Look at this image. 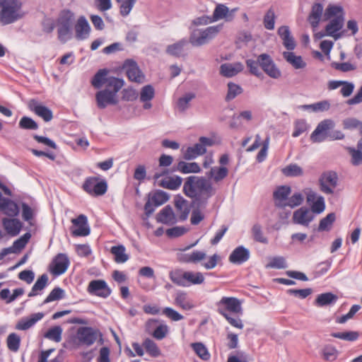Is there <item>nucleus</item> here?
<instances>
[{"label":"nucleus","mask_w":362,"mask_h":362,"mask_svg":"<svg viewBox=\"0 0 362 362\" xmlns=\"http://www.w3.org/2000/svg\"><path fill=\"white\" fill-rule=\"evenodd\" d=\"M75 15L69 9H63L57 19V34L59 40L65 43L71 38L72 25Z\"/></svg>","instance_id":"obj_4"},{"label":"nucleus","mask_w":362,"mask_h":362,"mask_svg":"<svg viewBox=\"0 0 362 362\" xmlns=\"http://www.w3.org/2000/svg\"><path fill=\"white\" fill-rule=\"evenodd\" d=\"M182 182V177L177 175L166 177L160 181L159 186L170 190H176L181 186Z\"/></svg>","instance_id":"obj_37"},{"label":"nucleus","mask_w":362,"mask_h":362,"mask_svg":"<svg viewBox=\"0 0 362 362\" xmlns=\"http://www.w3.org/2000/svg\"><path fill=\"white\" fill-rule=\"evenodd\" d=\"M314 219L313 214L307 207L303 206L296 210L293 214V222L303 226H308Z\"/></svg>","instance_id":"obj_20"},{"label":"nucleus","mask_w":362,"mask_h":362,"mask_svg":"<svg viewBox=\"0 0 362 362\" xmlns=\"http://www.w3.org/2000/svg\"><path fill=\"white\" fill-rule=\"evenodd\" d=\"M282 173L288 177H298L303 175V170L297 164H290L282 170Z\"/></svg>","instance_id":"obj_55"},{"label":"nucleus","mask_w":362,"mask_h":362,"mask_svg":"<svg viewBox=\"0 0 362 362\" xmlns=\"http://www.w3.org/2000/svg\"><path fill=\"white\" fill-rule=\"evenodd\" d=\"M264 26L266 29L272 30L274 29L275 13L272 8H269L264 16Z\"/></svg>","instance_id":"obj_59"},{"label":"nucleus","mask_w":362,"mask_h":362,"mask_svg":"<svg viewBox=\"0 0 362 362\" xmlns=\"http://www.w3.org/2000/svg\"><path fill=\"white\" fill-rule=\"evenodd\" d=\"M71 223L73 226L71 228V233L73 236L84 237L90 234V227L85 215L81 214L77 218H73Z\"/></svg>","instance_id":"obj_14"},{"label":"nucleus","mask_w":362,"mask_h":362,"mask_svg":"<svg viewBox=\"0 0 362 362\" xmlns=\"http://www.w3.org/2000/svg\"><path fill=\"white\" fill-rule=\"evenodd\" d=\"M169 199V196L167 192L162 190H157L151 198V202L155 204V206H159L165 204Z\"/></svg>","instance_id":"obj_57"},{"label":"nucleus","mask_w":362,"mask_h":362,"mask_svg":"<svg viewBox=\"0 0 362 362\" xmlns=\"http://www.w3.org/2000/svg\"><path fill=\"white\" fill-rule=\"evenodd\" d=\"M97 105L100 109H104L109 105L117 103V95L111 93V90L104 89L95 94Z\"/></svg>","instance_id":"obj_19"},{"label":"nucleus","mask_w":362,"mask_h":362,"mask_svg":"<svg viewBox=\"0 0 362 362\" xmlns=\"http://www.w3.org/2000/svg\"><path fill=\"white\" fill-rule=\"evenodd\" d=\"M291 192V189L288 186L281 185L278 187L273 193L275 206L278 208L286 207V203L288 201Z\"/></svg>","instance_id":"obj_21"},{"label":"nucleus","mask_w":362,"mask_h":362,"mask_svg":"<svg viewBox=\"0 0 362 362\" xmlns=\"http://www.w3.org/2000/svg\"><path fill=\"white\" fill-rule=\"evenodd\" d=\"M174 304L185 310H190L195 307L193 300L185 291H178L175 293Z\"/></svg>","instance_id":"obj_29"},{"label":"nucleus","mask_w":362,"mask_h":362,"mask_svg":"<svg viewBox=\"0 0 362 362\" xmlns=\"http://www.w3.org/2000/svg\"><path fill=\"white\" fill-rule=\"evenodd\" d=\"M136 0H122L119 6V13L123 17L127 16L132 10Z\"/></svg>","instance_id":"obj_63"},{"label":"nucleus","mask_w":362,"mask_h":362,"mask_svg":"<svg viewBox=\"0 0 362 362\" xmlns=\"http://www.w3.org/2000/svg\"><path fill=\"white\" fill-rule=\"evenodd\" d=\"M218 313L223 317L233 314L237 315H243L241 301L235 297H222L216 303Z\"/></svg>","instance_id":"obj_5"},{"label":"nucleus","mask_w":362,"mask_h":362,"mask_svg":"<svg viewBox=\"0 0 362 362\" xmlns=\"http://www.w3.org/2000/svg\"><path fill=\"white\" fill-rule=\"evenodd\" d=\"M344 16L343 8L341 6L329 4L325 11L324 18L325 21L337 18V16Z\"/></svg>","instance_id":"obj_42"},{"label":"nucleus","mask_w":362,"mask_h":362,"mask_svg":"<svg viewBox=\"0 0 362 362\" xmlns=\"http://www.w3.org/2000/svg\"><path fill=\"white\" fill-rule=\"evenodd\" d=\"M250 255L249 250L241 245L230 253L228 259L233 264H242L249 259Z\"/></svg>","instance_id":"obj_24"},{"label":"nucleus","mask_w":362,"mask_h":362,"mask_svg":"<svg viewBox=\"0 0 362 362\" xmlns=\"http://www.w3.org/2000/svg\"><path fill=\"white\" fill-rule=\"evenodd\" d=\"M28 106L30 111L41 117L45 122H48L52 119V111L37 100H30L28 102Z\"/></svg>","instance_id":"obj_16"},{"label":"nucleus","mask_w":362,"mask_h":362,"mask_svg":"<svg viewBox=\"0 0 362 362\" xmlns=\"http://www.w3.org/2000/svg\"><path fill=\"white\" fill-rule=\"evenodd\" d=\"M197 243L186 247L180 252L177 254V259L181 263L198 264L202 262L206 257V254L204 251L194 250L190 253H185L184 251L194 247Z\"/></svg>","instance_id":"obj_12"},{"label":"nucleus","mask_w":362,"mask_h":362,"mask_svg":"<svg viewBox=\"0 0 362 362\" xmlns=\"http://www.w3.org/2000/svg\"><path fill=\"white\" fill-rule=\"evenodd\" d=\"M243 91V88L234 83L229 82L228 83V93L226 95V100H231L234 99L237 95L240 94Z\"/></svg>","instance_id":"obj_62"},{"label":"nucleus","mask_w":362,"mask_h":362,"mask_svg":"<svg viewBox=\"0 0 362 362\" xmlns=\"http://www.w3.org/2000/svg\"><path fill=\"white\" fill-rule=\"evenodd\" d=\"M322 355L325 360L333 361L338 356V351L334 346L327 345L322 349Z\"/></svg>","instance_id":"obj_64"},{"label":"nucleus","mask_w":362,"mask_h":362,"mask_svg":"<svg viewBox=\"0 0 362 362\" xmlns=\"http://www.w3.org/2000/svg\"><path fill=\"white\" fill-rule=\"evenodd\" d=\"M98 337H102L98 329L91 327H80L76 334L68 341V344L72 349H79L82 346L89 347L96 341Z\"/></svg>","instance_id":"obj_3"},{"label":"nucleus","mask_w":362,"mask_h":362,"mask_svg":"<svg viewBox=\"0 0 362 362\" xmlns=\"http://www.w3.org/2000/svg\"><path fill=\"white\" fill-rule=\"evenodd\" d=\"M109 71L106 69H100L93 77L91 80L92 86L95 88H100L105 83L107 79Z\"/></svg>","instance_id":"obj_44"},{"label":"nucleus","mask_w":362,"mask_h":362,"mask_svg":"<svg viewBox=\"0 0 362 362\" xmlns=\"http://www.w3.org/2000/svg\"><path fill=\"white\" fill-rule=\"evenodd\" d=\"M278 34L283 40L284 46L288 50H293L295 49L296 43L293 37L291 35V32L288 26H281L278 29Z\"/></svg>","instance_id":"obj_35"},{"label":"nucleus","mask_w":362,"mask_h":362,"mask_svg":"<svg viewBox=\"0 0 362 362\" xmlns=\"http://www.w3.org/2000/svg\"><path fill=\"white\" fill-rule=\"evenodd\" d=\"M83 189L92 196H101L107 192V185L105 180L99 182L98 178L90 177L83 182Z\"/></svg>","instance_id":"obj_10"},{"label":"nucleus","mask_w":362,"mask_h":362,"mask_svg":"<svg viewBox=\"0 0 362 362\" xmlns=\"http://www.w3.org/2000/svg\"><path fill=\"white\" fill-rule=\"evenodd\" d=\"M259 66L269 77L277 79L281 76V71L274 63L273 59L266 53L258 56Z\"/></svg>","instance_id":"obj_9"},{"label":"nucleus","mask_w":362,"mask_h":362,"mask_svg":"<svg viewBox=\"0 0 362 362\" xmlns=\"http://www.w3.org/2000/svg\"><path fill=\"white\" fill-rule=\"evenodd\" d=\"M196 95L194 93H187L182 97L180 98L177 102V106L180 112H185L189 107V103L195 98Z\"/></svg>","instance_id":"obj_48"},{"label":"nucleus","mask_w":362,"mask_h":362,"mask_svg":"<svg viewBox=\"0 0 362 362\" xmlns=\"http://www.w3.org/2000/svg\"><path fill=\"white\" fill-rule=\"evenodd\" d=\"M243 70V65L240 62L225 63L220 66V74L227 78L233 77Z\"/></svg>","instance_id":"obj_31"},{"label":"nucleus","mask_w":362,"mask_h":362,"mask_svg":"<svg viewBox=\"0 0 362 362\" xmlns=\"http://www.w3.org/2000/svg\"><path fill=\"white\" fill-rule=\"evenodd\" d=\"M228 170L225 166L213 167L209 172L206 173L209 178H211L214 182H218L228 176Z\"/></svg>","instance_id":"obj_38"},{"label":"nucleus","mask_w":362,"mask_h":362,"mask_svg":"<svg viewBox=\"0 0 362 362\" xmlns=\"http://www.w3.org/2000/svg\"><path fill=\"white\" fill-rule=\"evenodd\" d=\"M175 206L176 208L178 219L180 221H185L190 211L188 202L182 197H177L175 199Z\"/></svg>","instance_id":"obj_33"},{"label":"nucleus","mask_w":362,"mask_h":362,"mask_svg":"<svg viewBox=\"0 0 362 362\" xmlns=\"http://www.w3.org/2000/svg\"><path fill=\"white\" fill-rule=\"evenodd\" d=\"M177 170L183 174L198 173L201 172V168L197 163H186L180 161L177 165Z\"/></svg>","instance_id":"obj_39"},{"label":"nucleus","mask_w":362,"mask_h":362,"mask_svg":"<svg viewBox=\"0 0 362 362\" xmlns=\"http://www.w3.org/2000/svg\"><path fill=\"white\" fill-rule=\"evenodd\" d=\"M44 313H37L32 314L30 317L21 318L16 324V329L18 330H27L34 326V325L41 320L44 317Z\"/></svg>","instance_id":"obj_28"},{"label":"nucleus","mask_w":362,"mask_h":362,"mask_svg":"<svg viewBox=\"0 0 362 362\" xmlns=\"http://www.w3.org/2000/svg\"><path fill=\"white\" fill-rule=\"evenodd\" d=\"M336 218L334 213L328 214L325 218L320 221L318 226L319 231H328L331 229L333 223Z\"/></svg>","instance_id":"obj_51"},{"label":"nucleus","mask_w":362,"mask_h":362,"mask_svg":"<svg viewBox=\"0 0 362 362\" xmlns=\"http://www.w3.org/2000/svg\"><path fill=\"white\" fill-rule=\"evenodd\" d=\"M47 282L48 276L46 274L41 275L33 285L31 291L28 293V297H34L38 295V292L42 291L46 287Z\"/></svg>","instance_id":"obj_41"},{"label":"nucleus","mask_w":362,"mask_h":362,"mask_svg":"<svg viewBox=\"0 0 362 362\" xmlns=\"http://www.w3.org/2000/svg\"><path fill=\"white\" fill-rule=\"evenodd\" d=\"M155 95V90L152 86L146 85L144 86L140 93V100L141 102L151 101Z\"/></svg>","instance_id":"obj_61"},{"label":"nucleus","mask_w":362,"mask_h":362,"mask_svg":"<svg viewBox=\"0 0 362 362\" xmlns=\"http://www.w3.org/2000/svg\"><path fill=\"white\" fill-rule=\"evenodd\" d=\"M143 346L146 351L152 357L156 358L161 354L160 349L155 341L146 338L143 342Z\"/></svg>","instance_id":"obj_46"},{"label":"nucleus","mask_w":362,"mask_h":362,"mask_svg":"<svg viewBox=\"0 0 362 362\" xmlns=\"http://www.w3.org/2000/svg\"><path fill=\"white\" fill-rule=\"evenodd\" d=\"M344 22V17L341 16L331 19L325 27L327 35L334 37V40L340 38L341 35L338 32L343 28Z\"/></svg>","instance_id":"obj_22"},{"label":"nucleus","mask_w":362,"mask_h":362,"mask_svg":"<svg viewBox=\"0 0 362 362\" xmlns=\"http://www.w3.org/2000/svg\"><path fill=\"white\" fill-rule=\"evenodd\" d=\"M87 291L90 294L101 298H107L111 293V289L105 281L102 279L93 280L90 281Z\"/></svg>","instance_id":"obj_15"},{"label":"nucleus","mask_w":362,"mask_h":362,"mask_svg":"<svg viewBox=\"0 0 362 362\" xmlns=\"http://www.w3.org/2000/svg\"><path fill=\"white\" fill-rule=\"evenodd\" d=\"M62 328L60 326H54L47 330L45 337L56 342L62 340Z\"/></svg>","instance_id":"obj_52"},{"label":"nucleus","mask_w":362,"mask_h":362,"mask_svg":"<svg viewBox=\"0 0 362 362\" xmlns=\"http://www.w3.org/2000/svg\"><path fill=\"white\" fill-rule=\"evenodd\" d=\"M308 130V124L306 121L303 119H297L294 122L293 132L292 136L293 137H298L304 132Z\"/></svg>","instance_id":"obj_53"},{"label":"nucleus","mask_w":362,"mask_h":362,"mask_svg":"<svg viewBox=\"0 0 362 362\" xmlns=\"http://www.w3.org/2000/svg\"><path fill=\"white\" fill-rule=\"evenodd\" d=\"M283 57L285 60L296 69H304L306 63L300 56H297L293 52H284Z\"/></svg>","instance_id":"obj_36"},{"label":"nucleus","mask_w":362,"mask_h":362,"mask_svg":"<svg viewBox=\"0 0 362 362\" xmlns=\"http://www.w3.org/2000/svg\"><path fill=\"white\" fill-rule=\"evenodd\" d=\"M64 298V291L59 287H55L51 291L49 294L45 299V300L43 301V304H47L54 300H59L63 299Z\"/></svg>","instance_id":"obj_56"},{"label":"nucleus","mask_w":362,"mask_h":362,"mask_svg":"<svg viewBox=\"0 0 362 362\" xmlns=\"http://www.w3.org/2000/svg\"><path fill=\"white\" fill-rule=\"evenodd\" d=\"M69 264L68 256L64 253H59L52 262L50 271L54 275H61L67 270Z\"/></svg>","instance_id":"obj_17"},{"label":"nucleus","mask_w":362,"mask_h":362,"mask_svg":"<svg viewBox=\"0 0 362 362\" xmlns=\"http://www.w3.org/2000/svg\"><path fill=\"white\" fill-rule=\"evenodd\" d=\"M0 211L6 216L15 217L19 214V208L16 202L8 198L0 197Z\"/></svg>","instance_id":"obj_23"},{"label":"nucleus","mask_w":362,"mask_h":362,"mask_svg":"<svg viewBox=\"0 0 362 362\" xmlns=\"http://www.w3.org/2000/svg\"><path fill=\"white\" fill-rule=\"evenodd\" d=\"M21 338L16 333L10 334L7 337L8 349L13 352H16L20 347Z\"/></svg>","instance_id":"obj_58"},{"label":"nucleus","mask_w":362,"mask_h":362,"mask_svg":"<svg viewBox=\"0 0 362 362\" xmlns=\"http://www.w3.org/2000/svg\"><path fill=\"white\" fill-rule=\"evenodd\" d=\"M219 31V26H209L204 30H194L190 35L189 42L194 47H200L214 39Z\"/></svg>","instance_id":"obj_7"},{"label":"nucleus","mask_w":362,"mask_h":362,"mask_svg":"<svg viewBox=\"0 0 362 362\" xmlns=\"http://www.w3.org/2000/svg\"><path fill=\"white\" fill-rule=\"evenodd\" d=\"M156 218L158 222L166 225L174 224L177 221L173 208L170 205H167L163 209H161L160 211L157 214Z\"/></svg>","instance_id":"obj_30"},{"label":"nucleus","mask_w":362,"mask_h":362,"mask_svg":"<svg viewBox=\"0 0 362 362\" xmlns=\"http://www.w3.org/2000/svg\"><path fill=\"white\" fill-rule=\"evenodd\" d=\"M322 13L323 5L320 3H314L308 17V21L310 24L313 30H315L318 27Z\"/></svg>","instance_id":"obj_26"},{"label":"nucleus","mask_w":362,"mask_h":362,"mask_svg":"<svg viewBox=\"0 0 362 362\" xmlns=\"http://www.w3.org/2000/svg\"><path fill=\"white\" fill-rule=\"evenodd\" d=\"M146 331L157 340H162L169 332V327L158 320L149 319L146 322Z\"/></svg>","instance_id":"obj_11"},{"label":"nucleus","mask_w":362,"mask_h":362,"mask_svg":"<svg viewBox=\"0 0 362 362\" xmlns=\"http://www.w3.org/2000/svg\"><path fill=\"white\" fill-rule=\"evenodd\" d=\"M189 42V40H188L185 38L181 39L177 42L167 46L165 52L168 54L175 57L185 56L186 55L185 53V47L188 45Z\"/></svg>","instance_id":"obj_27"},{"label":"nucleus","mask_w":362,"mask_h":362,"mask_svg":"<svg viewBox=\"0 0 362 362\" xmlns=\"http://www.w3.org/2000/svg\"><path fill=\"white\" fill-rule=\"evenodd\" d=\"M335 126L334 121L331 119H325L321 121L310 135V140L313 143H321L329 139V130Z\"/></svg>","instance_id":"obj_8"},{"label":"nucleus","mask_w":362,"mask_h":362,"mask_svg":"<svg viewBox=\"0 0 362 362\" xmlns=\"http://www.w3.org/2000/svg\"><path fill=\"white\" fill-rule=\"evenodd\" d=\"M229 12L228 8L223 4H218L216 6L213 13V20L214 21L226 18Z\"/></svg>","instance_id":"obj_60"},{"label":"nucleus","mask_w":362,"mask_h":362,"mask_svg":"<svg viewBox=\"0 0 362 362\" xmlns=\"http://www.w3.org/2000/svg\"><path fill=\"white\" fill-rule=\"evenodd\" d=\"M124 69L126 71L127 76L131 81L142 83L144 79V75L139 69L137 64L132 59H127L124 63Z\"/></svg>","instance_id":"obj_18"},{"label":"nucleus","mask_w":362,"mask_h":362,"mask_svg":"<svg viewBox=\"0 0 362 362\" xmlns=\"http://www.w3.org/2000/svg\"><path fill=\"white\" fill-rule=\"evenodd\" d=\"M30 238V233H26L20 238L15 240L13 243V245L8 247L12 250L11 253H16L17 251H21L22 249H23L26 244L28 243Z\"/></svg>","instance_id":"obj_49"},{"label":"nucleus","mask_w":362,"mask_h":362,"mask_svg":"<svg viewBox=\"0 0 362 362\" xmlns=\"http://www.w3.org/2000/svg\"><path fill=\"white\" fill-rule=\"evenodd\" d=\"M183 192L187 197L206 204L207 200L215 194L216 190L206 177L192 175L186 179Z\"/></svg>","instance_id":"obj_1"},{"label":"nucleus","mask_w":362,"mask_h":362,"mask_svg":"<svg viewBox=\"0 0 362 362\" xmlns=\"http://www.w3.org/2000/svg\"><path fill=\"white\" fill-rule=\"evenodd\" d=\"M124 80L121 78H118L114 76L107 77L106 82V88L111 90V93H114L117 95V92L122 88L124 86Z\"/></svg>","instance_id":"obj_45"},{"label":"nucleus","mask_w":362,"mask_h":362,"mask_svg":"<svg viewBox=\"0 0 362 362\" xmlns=\"http://www.w3.org/2000/svg\"><path fill=\"white\" fill-rule=\"evenodd\" d=\"M184 279L186 286L191 284H201L204 281V277L201 272H184Z\"/></svg>","instance_id":"obj_40"},{"label":"nucleus","mask_w":362,"mask_h":362,"mask_svg":"<svg viewBox=\"0 0 362 362\" xmlns=\"http://www.w3.org/2000/svg\"><path fill=\"white\" fill-rule=\"evenodd\" d=\"M22 7L21 0H0V23L9 25L23 18L25 13Z\"/></svg>","instance_id":"obj_2"},{"label":"nucleus","mask_w":362,"mask_h":362,"mask_svg":"<svg viewBox=\"0 0 362 362\" xmlns=\"http://www.w3.org/2000/svg\"><path fill=\"white\" fill-rule=\"evenodd\" d=\"M332 337L340 339L347 341H356L359 337V333L356 331H347L342 332H332L330 334Z\"/></svg>","instance_id":"obj_47"},{"label":"nucleus","mask_w":362,"mask_h":362,"mask_svg":"<svg viewBox=\"0 0 362 362\" xmlns=\"http://www.w3.org/2000/svg\"><path fill=\"white\" fill-rule=\"evenodd\" d=\"M90 31V25L85 16H80L75 25L76 37L83 40L88 37Z\"/></svg>","instance_id":"obj_25"},{"label":"nucleus","mask_w":362,"mask_h":362,"mask_svg":"<svg viewBox=\"0 0 362 362\" xmlns=\"http://www.w3.org/2000/svg\"><path fill=\"white\" fill-rule=\"evenodd\" d=\"M18 126L19 128L26 130H36L39 127L37 123L34 119L27 116L21 117Z\"/></svg>","instance_id":"obj_54"},{"label":"nucleus","mask_w":362,"mask_h":362,"mask_svg":"<svg viewBox=\"0 0 362 362\" xmlns=\"http://www.w3.org/2000/svg\"><path fill=\"white\" fill-rule=\"evenodd\" d=\"M2 225L6 233L11 236H16L22 228V223L17 218H4Z\"/></svg>","instance_id":"obj_32"},{"label":"nucleus","mask_w":362,"mask_h":362,"mask_svg":"<svg viewBox=\"0 0 362 362\" xmlns=\"http://www.w3.org/2000/svg\"><path fill=\"white\" fill-rule=\"evenodd\" d=\"M338 177L334 172L324 173L319 179L320 190L327 194H332L337 185Z\"/></svg>","instance_id":"obj_13"},{"label":"nucleus","mask_w":362,"mask_h":362,"mask_svg":"<svg viewBox=\"0 0 362 362\" xmlns=\"http://www.w3.org/2000/svg\"><path fill=\"white\" fill-rule=\"evenodd\" d=\"M110 252L114 255L117 263H124L129 259V256L125 253V247L122 245L112 246Z\"/></svg>","instance_id":"obj_43"},{"label":"nucleus","mask_w":362,"mask_h":362,"mask_svg":"<svg viewBox=\"0 0 362 362\" xmlns=\"http://www.w3.org/2000/svg\"><path fill=\"white\" fill-rule=\"evenodd\" d=\"M214 144L211 138L201 136L199 142L192 146H188L186 149L182 148L183 158L187 160L195 159L199 156L204 155L206 152V148L212 146Z\"/></svg>","instance_id":"obj_6"},{"label":"nucleus","mask_w":362,"mask_h":362,"mask_svg":"<svg viewBox=\"0 0 362 362\" xmlns=\"http://www.w3.org/2000/svg\"><path fill=\"white\" fill-rule=\"evenodd\" d=\"M338 300V296L331 292L319 294L314 301L317 307H325L334 305Z\"/></svg>","instance_id":"obj_34"},{"label":"nucleus","mask_w":362,"mask_h":362,"mask_svg":"<svg viewBox=\"0 0 362 362\" xmlns=\"http://www.w3.org/2000/svg\"><path fill=\"white\" fill-rule=\"evenodd\" d=\"M191 346L201 359L207 361L210 358V354L204 344L201 342L192 343Z\"/></svg>","instance_id":"obj_50"}]
</instances>
